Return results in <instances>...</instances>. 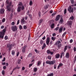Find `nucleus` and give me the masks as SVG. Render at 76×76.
<instances>
[{
	"label": "nucleus",
	"mask_w": 76,
	"mask_h": 76,
	"mask_svg": "<svg viewBox=\"0 0 76 76\" xmlns=\"http://www.w3.org/2000/svg\"><path fill=\"white\" fill-rule=\"evenodd\" d=\"M52 35H53V37H55V36H56V33H54L52 34Z\"/></svg>",
	"instance_id": "nucleus-48"
},
{
	"label": "nucleus",
	"mask_w": 76,
	"mask_h": 76,
	"mask_svg": "<svg viewBox=\"0 0 76 76\" xmlns=\"http://www.w3.org/2000/svg\"><path fill=\"white\" fill-rule=\"evenodd\" d=\"M16 69H17V68H14L12 71V73H13V71H14V70H16Z\"/></svg>",
	"instance_id": "nucleus-43"
},
{
	"label": "nucleus",
	"mask_w": 76,
	"mask_h": 76,
	"mask_svg": "<svg viewBox=\"0 0 76 76\" xmlns=\"http://www.w3.org/2000/svg\"><path fill=\"white\" fill-rule=\"evenodd\" d=\"M2 73L3 75H4V71L3 70L2 72Z\"/></svg>",
	"instance_id": "nucleus-44"
},
{
	"label": "nucleus",
	"mask_w": 76,
	"mask_h": 76,
	"mask_svg": "<svg viewBox=\"0 0 76 76\" xmlns=\"http://www.w3.org/2000/svg\"><path fill=\"white\" fill-rule=\"evenodd\" d=\"M64 56V53H62L61 54L60 58H62V56Z\"/></svg>",
	"instance_id": "nucleus-19"
},
{
	"label": "nucleus",
	"mask_w": 76,
	"mask_h": 76,
	"mask_svg": "<svg viewBox=\"0 0 76 76\" xmlns=\"http://www.w3.org/2000/svg\"><path fill=\"white\" fill-rule=\"evenodd\" d=\"M54 23H53L51 24V25L50 26V27L51 28H54Z\"/></svg>",
	"instance_id": "nucleus-26"
},
{
	"label": "nucleus",
	"mask_w": 76,
	"mask_h": 76,
	"mask_svg": "<svg viewBox=\"0 0 76 76\" xmlns=\"http://www.w3.org/2000/svg\"><path fill=\"white\" fill-rule=\"evenodd\" d=\"M7 38H8V37H7V36H5L4 37V39L5 40L7 39Z\"/></svg>",
	"instance_id": "nucleus-41"
},
{
	"label": "nucleus",
	"mask_w": 76,
	"mask_h": 76,
	"mask_svg": "<svg viewBox=\"0 0 76 76\" xmlns=\"http://www.w3.org/2000/svg\"><path fill=\"white\" fill-rule=\"evenodd\" d=\"M58 29H59V27H57L56 28L55 30H56V31H58Z\"/></svg>",
	"instance_id": "nucleus-53"
},
{
	"label": "nucleus",
	"mask_w": 76,
	"mask_h": 76,
	"mask_svg": "<svg viewBox=\"0 0 76 76\" xmlns=\"http://www.w3.org/2000/svg\"><path fill=\"white\" fill-rule=\"evenodd\" d=\"M3 69H4V70L6 69V66H4L3 67Z\"/></svg>",
	"instance_id": "nucleus-50"
},
{
	"label": "nucleus",
	"mask_w": 76,
	"mask_h": 76,
	"mask_svg": "<svg viewBox=\"0 0 76 76\" xmlns=\"http://www.w3.org/2000/svg\"><path fill=\"white\" fill-rule=\"evenodd\" d=\"M11 24L12 25H15V22H12Z\"/></svg>",
	"instance_id": "nucleus-60"
},
{
	"label": "nucleus",
	"mask_w": 76,
	"mask_h": 76,
	"mask_svg": "<svg viewBox=\"0 0 76 76\" xmlns=\"http://www.w3.org/2000/svg\"><path fill=\"white\" fill-rule=\"evenodd\" d=\"M76 60V55L75 56V59L74 60V62H75Z\"/></svg>",
	"instance_id": "nucleus-51"
},
{
	"label": "nucleus",
	"mask_w": 76,
	"mask_h": 76,
	"mask_svg": "<svg viewBox=\"0 0 76 76\" xmlns=\"http://www.w3.org/2000/svg\"><path fill=\"white\" fill-rule=\"evenodd\" d=\"M7 48H9L8 50H10L12 48V45H10V44H8L7 45Z\"/></svg>",
	"instance_id": "nucleus-11"
},
{
	"label": "nucleus",
	"mask_w": 76,
	"mask_h": 76,
	"mask_svg": "<svg viewBox=\"0 0 76 76\" xmlns=\"http://www.w3.org/2000/svg\"><path fill=\"white\" fill-rule=\"evenodd\" d=\"M70 19H71V20H73L74 19V17L72 16L71 17H70Z\"/></svg>",
	"instance_id": "nucleus-35"
},
{
	"label": "nucleus",
	"mask_w": 76,
	"mask_h": 76,
	"mask_svg": "<svg viewBox=\"0 0 76 76\" xmlns=\"http://www.w3.org/2000/svg\"><path fill=\"white\" fill-rule=\"evenodd\" d=\"M15 51H12V55H13V56H14V55H15Z\"/></svg>",
	"instance_id": "nucleus-36"
},
{
	"label": "nucleus",
	"mask_w": 76,
	"mask_h": 76,
	"mask_svg": "<svg viewBox=\"0 0 76 76\" xmlns=\"http://www.w3.org/2000/svg\"><path fill=\"white\" fill-rule=\"evenodd\" d=\"M35 51L36 52V53H39V51L37 49H35Z\"/></svg>",
	"instance_id": "nucleus-32"
},
{
	"label": "nucleus",
	"mask_w": 76,
	"mask_h": 76,
	"mask_svg": "<svg viewBox=\"0 0 76 76\" xmlns=\"http://www.w3.org/2000/svg\"><path fill=\"white\" fill-rule=\"evenodd\" d=\"M25 22V20H24V19H23L21 21V23L23 24V23H24Z\"/></svg>",
	"instance_id": "nucleus-29"
},
{
	"label": "nucleus",
	"mask_w": 76,
	"mask_h": 76,
	"mask_svg": "<svg viewBox=\"0 0 76 76\" xmlns=\"http://www.w3.org/2000/svg\"><path fill=\"white\" fill-rule=\"evenodd\" d=\"M50 37H47L46 40V43L47 45H49V43H50Z\"/></svg>",
	"instance_id": "nucleus-9"
},
{
	"label": "nucleus",
	"mask_w": 76,
	"mask_h": 76,
	"mask_svg": "<svg viewBox=\"0 0 76 76\" xmlns=\"http://www.w3.org/2000/svg\"><path fill=\"white\" fill-rule=\"evenodd\" d=\"M66 32H65L62 35V37H64V35H66Z\"/></svg>",
	"instance_id": "nucleus-54"
},
{
	"label": "nucleus",
	"mask_w": 76,
	"mask_h": 76,
	"mask_svg": "<svg viewBox=\"0 0 76 76\" xmlns=\"http://www.w3.org/2000/svg\"><path fill=\"white\" fill-rule=\"evenodd\" d=\"M45 39V36H44V37L42 38V39L43 40H44Z\"/></svg>",
	"instance_id": "nucleus-55"
},
{
	"label": "nucleus",
	"mask_w": 76,
	"mask_h": 76,
	"mask_svg": "<svg viewBox=\"0 0 76 76\" xmlns=\"http://www.w3.org/2000/svg\"><path fill=\"white\" fill-rule=\"evenodd\" d=\"M33 4V3L32 2V1L31 0L30 1L29 4L30 6H32Z\"/></svg>",
	"instance_id": "nucleus-25"
},
{
	"label": "nucleus",
	"mask_w": 76,
	"mask_h": 76,
	"mask_svg": "<svg viewBox=\"0 0 76 76\" xmlns=\"http://www.w3.org/2000/svg\"><path fill=\"white\" fill-rule=\"evenodd\" d=\"M21 61V60L19 59L18 61V64H20V61Z\"/></svg>",
	"instance_id": "nucleus-34"
},
{
	"label": "nucleus",
	"mask_w": 76,
	"mask_h": 76,
	"mask_svg": "<svg viewBox=\"0 0 76 76\" xmlns=\"http://www.w3.org/2000/svg\"><path fill=\"white\" fill-rule=\"evenodd\" d=\"M60 54H56L55 56V57L56 58H58L60 57Z\"/></svg>",
	"instance_id": "nucleus-18"
},
{
	"label": "nucleus",
	"mask_w": 76,
	"mask_h": 76,
	"mask_svg": "<svg viewBox=\"0 0 76 76\" xmlns=\"http://www.w3.org/2000/svg\"><path fill=\"white\" fill-rule=\"evenodd\" d=\"M32 56V53H30L28 55L27 57L28 58L31 57Z\"/></svg>",
	"instance_id": "nucleus-21"
},
{
	"label": "nucleus",
	"mask_w": 76,
	"mask_h": 76,
	"mask_svg": "<svg viewBox=\"0 0 76 76\" xmlns=\"http://www.w3.org/2000/svg\"><path fill=\"white\" fill-rule=\"evenodd\" d=\"M72 42L73 40L72 39H71L70 40V43H72Z\"/></svg>",
	"instance_id": "nucleus-63"
},
{
	"label": "nucleus",
	"mask_w": 76,
	"mask_h": 76,
	"mask_svg": "<svg viewBox=\"0 0 76 76\" xmlns=\"http://www.w3.org/2000/svg\"><path fill=\"white\" fill-rule=\"evenodd\" d=\"M23 28L24 29H27V27L26 26H24Z\"/></svg>",
	"instance_id": "nucleus-37"
},
{
	"label": "nucleus",
	"mask_w": 76,
	"mask_h": 76,
	"mask_svg": "<svg viewBox=\"0 0 76 76\" xmlns=\"http://www.w3.org/2000/svg\"><path fill=\"white\" fill-rule=\"evenodd\" d=\"M41 64V62H40L39 61H38L37 62V66H39V65Z\"/></svg>",
	"instance_id": "nucleus-33"
},
{
	"label": "nucleus",
	"mask_w": 76,
	"mask_h": 76,
	"mask_svg": "<svg viewBox=\"0 0 76 76\" xmlns=\"http://www.w3.org/2000/svg\"><path fill=\"white\" fill-rule=\"evenodd\" d=\"M6 3L7 4H8L7 6V10H8V12H10L11 10L10 6H12V1H9L8 0H7Z\"/></svg>",
	"instance_id": "nucleus-2"
},
{
	"label": "nucleus",
	"mask_w": 76,
	"mask_h": 76,
	"mask_svg": "<svg viewBox=\"0 0 76 76\" xmlns=\"http://www.w3.org/2000/svg\"><path fill=\"white\" fill-rule=\"evenodd\" d=\"M4 28V26H1V29H3Z\"/></svg>",
	"instance_id": "nucleus-59"
},
{
	"label": "nucleus",
	"mask_w": 76,
	"mask_h": 76,
	"mask_svg": "<svg viewBox=\"0 0 76 76\" xmlns=\"http://www.w3.org/2000/svg\"><path fill=\"white\" fill-rule=\"evenodd\" d=\"M69 54L68 53H67L66 54L65 57L66 58H69Z\"/></svg>",
	"instance_id": "nucleus-15"
},
{
	"label": "nucleus",
	"mask_w": 76,
	"mask_h": 76,
	"mask_svg": "<svg viewBox=\"0 0 76 76\" xmlns=\"http://www.w3.org/2000/svg\"><path fill=\"white\" fill-rule=\"evenodd\" d=\"M70 1L72 4H73L74 3V1H73V0H70Z\"/></svg>",
	"instance_id": "nucleus-45"
},
{
	"label": "nucleus",
	"mask_w": 76,
	"mask_h": 76,
	"mask_svg": "<svg viewBox=\"0 0 76 76\" xmlns=\"http://www.w3.org/2000/svg\"><path fill=\"white\" fill-rule=\"evenodd\" d=\"M46 9H47V8H48V7H49V4H47L46 6Z\"/></svg>",
	"instance_id": "nucleus-58"
},
{
	"label": "nucleus",
	"mask_w": 76,
	"mask_h": 76,
	"mask_svg": "<svg viewBox=\"0 0 76 76\" xmlns=\"http://www.w3.org/2000/svg\"><path fill=\"white\" fill-rule=\"evenodd\" d=\"M60 15H58V16L56 17V20H55V21L57 22V21H58L60 19Z\"/></svg>",
	"instance_id": "nucleus-12"
},
{
	"label": "nucleus",
	"mask_w": 76,
	"mask_h": 76,
	"mask_svg": "<svg viewBox=\"0 0 76 76\" xmlns=\"http://www.w3.org/2000/svg\"><path fill=\"white\" fill-rule=\"evenodd\" d=\"M63 64L62 63H60L59 64V65L58 66V69H59V67H61V66H62Z\"/></svg>",
	"instance_id": "nucleus-22"
},
{
	"label": "nucleus",
	"mask_w": 76,
	"mask_h": 76,
	"mask_svg": "<svg viewBox=\"0 0 76 76\" xmlns=\"http://www.w3.org/2000/svg\"><path fill=\"white\" fill-rule=\"evenodd\" d=\"M11 28L13 32H15L18 30V27L16 26H14L11 27Z\"/></svg>",
	"instance_id": "nucleus-5"
},
{
	"label": "nucleus",
	"mask_w": 76,
	"mask_h": 76,
	"mask_svg": "<svg viewBox=\"0 0 76 76\" xmlns=\"http://www.w3.org/2000/svg\"><path fill=\"white\" fill-rule=\"evenodd\" d=\"M32 64H30L29 65V68H30V67H31V66H32Z\"/></svg>",
	"instance_id": "nucleus-52"
},
{
	"label": "nucleus",
	"mask_w": 76,
	"mask_h": 76,
	"mask_svg": "<svg viewBox=\"0 0 76 76\" xmlns=\"http://www.w3.org/2000/svg\"><path fill=\"white\" fill-rule=\"evenodd\" d=\"M37 71V68H34V72H36Z\"/></svg>",
	"instance_id": "nucleus-28"
},
{
	"label": "nucleus",
	"mask_w": 76,
	"mask_h": 76,
	"mask_svg": "<svg viewBox=\"0 0 76 76\" xmlns=\"http://www.w3.org/2000/svg\"><path fill=\"white\" fill-rule=\"evenodd\" d=\"M51 38L52 40H53V41H55V40L56 39V37H52Z\"/></svg>",
	"instance_id": "nucleus-24"
},
{
	"label": "nucleus",
	"mask_w": 76,
	"mask_h": 76,
	"mask_svg": "<svg viewBox=\"0 0 76 76\" xmlns=\"http://www.w3.org/2000/svg\"><path fill=\"white\" fill-rule=\"evenodd\" d=\"M19 21H20V20H18L17 22V25L19 24Z\"/></svg>",
	"instance_id": "nucleus-61"
},
{
	"label": "nucleus",
	"mask_w": 76,
	"mask_h": 76,
	"mask_svg": "<svg viewBox=\"0 0 76 76\" xmlns=\"http://www.w3.org/2000/svg\"><path fill=\"white\" fill-rule=\"evenodd\" d=\"M73 50H74V51L75 52L76 51V49L75 47H74L73 48Z\"/></svg>",
	"instance_id": "nucleus-56"
},
{
	"label": "nucleus",
	"mask_w": 76,
	"mask_h": 76,
	"mask_svg": "<svg viewBox=\"0 0 76 76\" xmlns=\"http://www.w3.org/2000/svg\"><path fill=\"white\" fill-rule=\"evenodd\" d=\"M69 25V26L70 27L72 26V21H69L67 23Z\"/></svg>",
	"instance_id": "nucleus-14"
},
{
	"label": "nucleus",
	"mask_w": 76,
	"mask_h": 76,
	"mask_svg": "<svg viewBox=\"0 0 76 76\" xmlns=\"http://www.w3.org/2000/svg\"><path fill=\"white\" fill-rule=\"evenodd\" d=\"M19 28L20 29H22V26L21 25H20L19 26Z\"/></svg>",
	"instance_id": "nucleus-39"
},
{
	"label": "nucleus",
	"mask_w": 76,
	"mask_h": 76,
	"mask_svg": "<svg viewBox=\"0 0 76 76\" xmlns=\"http://www.w3.org/2000/svg\"><path fill=\"white\" fill-rule=\"evenodd\" d=\"M25 68L24 67H23L22 68V69L23 70H25Z\"/></svg>",
	"instance_id": "nucleus-64"
},
{
	"label": "nucleus",
	"mask_w": 76,
	"mask_h": 76,
	"mask_svg": "<svg viewBox=\"0 0 76 76\" xmlns=\"http://www.w3.org/2000/svg\"><path fill=\"white\" fill-rule=\"evenodd\" d=\"M53 73H51L50 74H48L47 76H53Z\"/></svg>",
	"instance_id": "nucleus-31"
},
{
	"label": "nucleus",
	"mask_w": 76,
	"mask_h": 76,
	"mask_svg": "<svg viewBox=\"0 0 76 76\" xmlns=\"http://www.w3.org/2000/svg\"><path fill=\"white\" fill-rule=\"evenodd\" d=\"M56 13H53L52 14V16H54V15H56Z\"/></svg>",
	"instance_id": "nucleus-62"
},
{
	"label": "nucleus",
	"mask_w": 76,
	"mask_h": 76,
	"mask_svg": "<svg viewBox=\"0 0 76 76\" xmlns=\"http://www.w3.org/2000/svg\"><path fill=\"white\" fill-rule=\"evenodd\" d=\"M38 15L39 17L41 16V12L39 11L38 13Z\"/></svg>",
	"instance_id": "nucleus-42"
},
{
	"label": "nucleus",
	"mask_w": 76,
	"mask_h": 76,
	"mask_svg": "<svg viewBox=\"0 0 76 76\" xmlns=\"http://www.w3.org/2000/svg\"><path fill=\"white\" fill-rule=\"evenodd\" d=\"M5 60H6V58L5 57H4L3 58V59L2 60V62H3V61H5Z\"/></svg>",
	"instance_id": "nucleus-49"
},
{
	"label": "nucleus",
	"mask_w": 76,
	"mask_h": 76,
	"mask_svg": "<svg viewBox=\"0 0 76 76\" xmlns=\"http://www.w3.org/2000/svg\"><path fill=\"white\" fill-rule=\"evenodd\" d=\"M48 59H49L50 60V59H51V56H49L48 57Z\"/></svg>",
	"instance_id": "nucleus-47"
},
{
	"label": "nucleus",
	"mask_w": 76,
	"mask_h": 76,
	"mask_svg": "<svg viewBox=\"0 0 76 76\" xmlns=\"http://www.w3.org/2000/svg\"><path fill=\"white\" fill-rule=\"evenodd\" d=\"M63 28L62 27L59 28L58 30L59 33H61V32H62V31H63Z\"/></svg>",
	"instance_id": "nucleus-17"
},
{
	"label": "nucleus",
	"mask_w": 76,
	"mask_h": 76,
	"mask_svg": "<svg viewBox=\"0 0 76 76\" xmlns=\"http://www.w3.org/2000/svg\"><path fill=\"white\" fill-rule=\"evenodd\" d=\"M43 21V19H41L39 21V25L40 23H41Z\"/></svg>",
	"instance_id": "nucleus-20"
},
{
	"label": "nucleus",
	"mask_w": 76,
	"mask_h": 76,
	"mask_svg": "<svg viewBox=\"0 0 76 76\" xmlns=\"http://www.w3.org/2000/svg\"><path fill=\"white\" fill-rule=\"evenodd\" d=\"M43 43H44V41H43L42 40H41L40 41V44H41V45H42V44H43Z\"/></svg>",
	"instance_id": "nucleus-27"
},
{
	"label": "nucleus",
	"mask_w": 76,
	"mask_h": 76,
	"mask_svg": "<svg viewBox=\"0 0 76 76\" xmlns=\"http://www.w3.org/2000/svg\"><path fill=\"white\" fill-rule=\"evenodd\" d=\"M27 47V46L25 45L23 47L22 49V53H25V50H26V48Z\"/></svg>",
	"instance_id": "nucleus-8"
},
{
	"label": "nucleus",
	"mask_w": 76,
	"mask_h": 76,
	"mask_svg": "<svg viewBox=\"0 0 76 76\" xmlns=\"http://www.w3.org/2000/svg\"><path fill=\"white\" fill-rule=\"evenodd\" d=\"M4 13V10L3 8H1L0 10V14H3Z\"/></svg>",
	"instance_id": "nucleus-10"
},
{
	"label": "nucleus",
	"mask_w": 76,
	"mask_h": 76,
	"mask_svg": "<svg viewBox=\"0 0 76 76\" xmlns=\"http://www.w3.org/2000/svg\"><path fill=\"white\" fill-rule=\"evenodd\" d=\"M57 66V65L56 64H54V69H56V67Z\"/></svg>",
	"instance_id": "nucleus-40"
},
{
	"label": "nucleus",
	"mask_w": 76,
	"mask_h": 76,
	"mask_svg": "<svg viewBox=\"0 0 76 76\" xmlns=\"http://www.w3.org/2000/svg\"><path fill=\"white\" fill-rule=\"evenodd\" d=\"M66 9H65L64 10V14H66Z\"/></svg>",
	"instance_id": "nucleus-46"
},
{
	"label": "nucleus",
	"mask_w": 76,
	"mask_h": 76,
	"mask_svg": "<svg viewBox=\"0 0 76 76\" xmlns=\"http://www.w3.org/2000/svg\"><path fill=\"white\" fill-rule=\"evenodd\" d=\"M46 47V45L45 43H43V45L42 47V49H43L44 48H45V47Z\"/></svg>",
	"instance_id": "nucleus-23"
},
{
	"label": "nucleus",
	"mask_w": 76,
	"mask_h": 76,
	"mask_svg": "<svg viewBox=\"0 0 76 76\" xmlns=\"http://www.w3.org/2000/svg\"><path fill=\"white\" fill-rule=\"evenodd\" d=\"M67 46H65V48L64 49V52H65V51H66V50H67Z\"/></svg>",
	"instance_id": "nucleus-30"
},
{
	"label": "nucleus",
	"mask_w": 76,
	"mask_h": 76,
	"mask_svg": "<svg viewBox=\"0 0 76 76\" xmlns=\"http://www.w3.org/2000/svg\"><path fill=\"white\" fill-rule=\"evenodd\" d=\"M5 64H6V62L2 63V65H5Z\"/></svg>",
	"instance_id": "nucleus-57"
},
{
	"label": "nucleus",
	"mask_w": 76,
	"mask_h": 76,
	"mask_svg": "<svg viewBox=\"0 0 76 76\" xmlns=\"http://www.w3.org/2000/svg\"><path fill=\"white\" fill-rule=\"evenodd\" d=\"M55 45H58V48H60L61 47V42H60V41H58V42H56V43L55 44Z\"/></svg>",
	"instance_id": "nucleus-6"
},
{
	"label": "nucleus",
	"mask_w": 76,
	"mask_h": 76,
	"mask_svg": "<svg viewBox=\"0 0 76 76\" xmlns=\"http://www.w3.org/2000/svg\"><path fill=\"white\" fill-rule=\"evenodd\" d=\"M61 19L60 20V23H63V16H62V15H61Z\"/></svg>",
	"instance_id": "nucleus-16"
},
{
	"label": "nucleus",
	"mask_w": 76,
	"mask_h": 76,
	"mask_svg": "<svg viewBox=\"0 0 76 76\" xmlns=\"http://www.w3.org/2000/svg\"><path fill=\"white\" fill-rule=\"evenodd\" d=\"M68 10L69 13H73V8H72V7L70 6L68 8Z\"/></svg>",
	"instance_id": "nucleus-7"
},
{
	"label": "nucleus",
	"mask_w": 76,
	"mask_h": 76,
	"mask_svg": "<svg viewBox=\"0 0 76 76\" xmlns=\"http://www.w3.org/2000/svg\"><path fill=\"white\" fill-rule=\"evenodd\" d=\"M25 9V7L23 5L22 3L21 2H20L18 4V7L17 9V12H20L21 9L22 10H23Z\"/></svg>",
	"instance_id": "nucleus-1"
},
{
	"label": "nucleus",
	"mask_w": 76,
	"mask_h": 76,
	"mask_svg": "<svg viewBox=\"0 0 76 76\" xmlns=\"http://www.w3.org/2000/svg\"><path fill=\"white\" fill-rule=\"evenodd\" d=\"M46 63L48 64H50V65H51V64L53 65L54 64V63H56V61L53 60V61H47L46 62Z\"/></svg>",
	"instance_id": "nucleus-4"
},
{
	"label": "nucleus",
	"mask_w": 76,
	"mask_h": 76,
	"mask_svg": "<svg viewBox=\"0 0 76 76\" xmlns=\"http://www.w3.org/2000/svg\"><path fill=\"white\" fill-rule=\"evenodd\" d=\"M5 18H4L2 20V22L3 23L4 22H5Z\"/></svg>",
	"instance_id": "nucleus-38"
},
{
	"label": "nucleus",
	"mask_w": 76,
	"mask_h": 76,
	"mask_svg": "<svg viewBox=\"0 0 76 76\" xmlns=\"http://www.w3.org/2000/svg\"><path fill=\"white\" fill-rule=\"evenodd\" d=\"M47 53L48 54H50L51 55H53V52H51L50 50H47Z\"/></svg>",
	"instance_id": "nucleus-13"
},
{
	"label": "nucleus",
	"mask_w": 76,
	"mask_h": 76,
	"mask_svg": "<svg viewBox=\"0 0 76 76\" xmlns=\"http://www.w3.org/2000/svg\"><path fill=\"white\" fill-rule=\"evenodd\" d=\"M6 32V29H4L3 30V32H0V38H3L4 37V33Z\"/></svg>",
	"instance_id": "nucleus-3"
}]
</instances>
